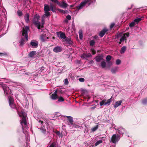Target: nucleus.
I'll use <instances>...</instances> for the list:
<instances>
[{
  "mask_svg": "<svg viewBox=\"0 0 147 147\" xmlns=\"http://www.w3.org/2000/svg\"><path fill=\"white\" fill-rule=\"evenodd\" d=\"M92 55L90 53H83L81 55V57L83 59H87V58L88 57H92Z\"/></svg>",
  "mask_w": 147,
  "mask_h": 147,
  "instance_id": "nucleus-12",
  "label": "nucleus"
},
{
  "mask_svg": "<svg viewBox=\"0 0 147 147\" xmlns=\"http://www.w3.org/2000/svg\"><path fill=\"white\" fill-rule=\"evenodd\" d=\"M142 8H147V6H145L144 7H142Z\"/></svg>",
  "mask_w": 147,
  "mask_h": 147,
  "instance_id": "nucleus-58",
  "label": "nucleus"
},
{
  "mask_svg": "<svg viewBox=\"0 0 147 147\" xmlns=\"http://www.w3.org/2000/svg\"><path fill=\"white\" fill-rule=\"evenodd\" d=\"M142 19V18H137L134 20V21L135 22L138 23Z\"/></svg>",
  "mask_w": 147,
  "mask_h": 147,
  "instance_id": "nucleus-36",
  "label": "nucleus"
},
{
  "mask_svg": "<svg viewBox=\"0 0 147 147\" xmlns=\"http://www.w3.org/2000/svg\"><path fill=\"white\" fill-rule=\"evenodd\" d=\"M25 74L26 75H28L29 74L28 73H25Z\"/></svg>",
  "mask_w": 147,
  "mask_h": 147,
  "instance_id": "nucleus-59",
  "label": "nucleus"
},
{
  "mask_svg": "<svg viewBox=\"0 0 147 147\" xmlns=\"http://www.w3.org/2000/svg\"><path fill=\"white\" fill-rule=\"evenodd\" d=\"M71 17L69 15H67L66 17V18L68 20H70L71 19Z\"/></svg>",
  "mask_w": 147,
  "mask_h": 147,
  "instance_id": "nucleus-51",
  "label": "nucleus"
},
{
  "mask_svg": "<svg viewBox=\"0 0 147 147\" xmlns=\"http://www.w3.org/2000/svg\"><path fill=\"white\" fill-rule=\"evenodd\" d=\"M44 11H50V7L48 5L45 4L44 5Z\"/></svg>",
  "mask_w": 147,
  "mask_h": 147,
  "instance_id": "nucleus-26",
  "label": "nucleus"
},
{
  "mask_svg": "<svg viewBox=\"0 0 147 147\" xmlns=\"http://www.w3.org/2000/svg\"><path fill=\"white\" fill-rule=\"evenodd\" d=\"M24 133L25 134L26 139V144L27 145H28V140L29 138V136L26 131L25 133Z\"/></svg>",
  "mask_w": 147,
  "mask_h": 147,
  "instance_id": "nucleus-23",
  "label": "nucleus"
},
{
  "mask_svg": "<svg viewBox=\"0 0 147 147\" xmlns=\"http://www.w3.org/2000/svg\"><path fill=\"white\" fill-rule=\"evenodd\" d=\"M115 25V24L114 23H112L110 26V28L111 29Z\"/></svg>",
  "mask_w": 147,
  "mask_h": 147,
  "instance_id": "nucleus-50",
  "label": "nucleus"
},
{
  "mask_svg": "<svg viewBox=\"0 0 147 147\" xmlns=\"http://www.w3.org/2000/svg\"><path fill=\"white\" fill-rule=\"evenodd\" d=\"M108 31V29L106 28H104L102 30H101L100 32L99 36L101 37H103L105 33Z\"/></svg>",
  "mask_w": 147,
  "mask_h": 147,
  "instance_id": "nucleus-15",
  "label": "nucleus"
},
{
  "mask_svg": "<svg viewBox=\"0 0 147 147\" xmlns=\"http://www.w3.org/2000/svg\"><path fill=\"white\" fill-rule=\"evenodd\" d=\"M45 38H46L45 34L41 35L40 36V39L42 42H44L45 41Z\"/></svg>",
  "mask_w": 147,
  "mask_h": 147,
  "instance_id": "nucleus-24",
  "label": "nucleus"
},
{
  "mask_svg": "<svg viewBox=\"0 0 147 147\" xmlns=\"http://www.w3.org/2000/svg\"><path fill=\"white\" fill-rule=\"evenodd\" d=\"M39 123H40L42 125H43V122L41 120H39L38 121Z\"/></svg>",
  "mask_w": 147,
  "mask_h": 147,
  "instance_id": "nucleus-54",
  "label": "nucleus"
},
{
  "mask_svg": "<svg viewBox=\"0 0 147 147\" xmlns=\"http://www.w3.org/2000/svg\"><path fill=\"white\" fill-rule=\"evenodd\" d=\"M117 130L118 131V133L119 134V136L123 135L126 132V131L125 129L122 127H118Z\"/></svg>",
  "mask_w": 147,
  "mask_h": 147,
  "instance_id": "nucleus-11",
  "label": "nucleus"
},
{
  "mask_svg": "<svg viewBox=\"0 0 147 147\" xmlns=\"http://www.w3.org/2000/svg\"><path fill=\"white\" fill-rule=\"evenodd\" d=\"M10 82V81L9 80H7V81H6L5 82L6 83H9Z\"/></svg>",
  "mask_w": 147,
  "mask_h": 147,
  "instance_id": "nucleus-56",
  "label": "nucleus"
},
{
  "mask_svg": "<svg viewBox=\"0 0 147 147\" xmlns=\"http://www.w3.org/2000/svg\"><path fill=\"white\" fill-rule=\"evenodd\" d=\"M52 2H54V3H57L58 5H60V3L57 0H51Z\"/></svg>",
  "mask_w": 147,
  "mask_h": 147,
  "instance_id": "nucleus-45",
  "label": "nucleus"
},
{
  "mask_svg": "<svg viewBox=\"0 0 147 147\" xmlns=\"http://www.w3.org/2000/svg\"><path fill=\"white\" fill-rule=\"evenodd\" d=\"M64 117H66L68 118V120L69 122L68 125L70 129H72L74 128H78L80 127L78 125L74 123L73 118L72 117L64 116Z\"/></svg>",
  "mask_w": 147,
  "mask_h": 147,
  "instance_id": "nucleus-3",
  "label": "nucleus"
},
{
  "mask_svg": "<svg viewBox=\"0 0 147 147\" xmlns=\"http://www.w3.org/2000/svg\"><path fill=\"white\" fill-rule=\"evenodd\" d=\"M122 102V101L121 100L116 102L115 103V104L114 105V107L115 108H117L118 106L121 105Z\"/></svg>",
  "mask_w": 147,
  "mask_h": 147,
  "instance_id": "nucleus-20",
  "label": "nucleus"
},
{
  "mask_svg": "<svg viewBox=\"0 0 147 147\" xmlns=\"http://www.w3.org/2000/svg\"><path fill=\"white\" fill-rule=\"evenodd\" d=\"M54 5L51 3L50 5V10H51L53 12L54 11V10L53 9Z\"/></svg>",
  "mask_w": 147,
  "mask_h": 147,
  "instance_id": "nucleus-39",
  "label": "nucleus"
},
{
  "mask_svg": "<svg viewBox=\"0 0 147 147\" xmlns=\"http://www.w3.org/2000/svg\"><path fill=\"white\" fill-rule=\"evenodd\" d=\"M65 41L66 43L70 45H72L73 44V42L71 38L70 37H67L65 39Z\"/></svg>",
  "mask_w": 147,
  "mask_h": 147,
  "instance_id": "nucleus-14",
  "label": "nucleus"
},
{
  "mask_svg": "<svg viewBox=\"0 0 147 147\" xmlns=\"http://www.w3.org/2000/svg\"><path fill=\"white\" fill-rule=\"evenodd\" d=\"M52 2H54V3H57L58 5H60V3L57 0H51Z\"/></svg>",
  "mask_w": 147,
  "mask_h": 147,
  "instance_id": "nucleus-44",
  "label": "nucleus"
},
{
  "mask_svg": "<svg viewBox=\"0 0 147 147\" xmlns=\"http://www.w3.org/2000/svg\"><path fill=\"white\" fill-rule=\"evenodd\" d=\"M6 55V53H0V56H3Z\"/></svg>",
  "mask_w": 147,
  "mask_h": 147,
  "instance_id": "nucleus-53",
  "label": "nucleus"
},
{
  "mask_svg": "<svg viewBox=\"0 0 147 147\" xmlns=\"http://www.w3.org/2000/svg\"><path fill=\"white\" fill-rule=\"evenodd\" d=\"M93 63V60H91L89 61V63L90 64H91Z\"/></svg>",
  "mask_w": 147,
  "mask_h": 147,
  "instance_id": "nucleus-55",
  "label": "nucleus"
},
{
  "mask_svg": "<svg viewBox=\"0 0 147 147\" xmlns=\"http://www.w3.org/2000/svg\"><path fill=\"white\" fill-rule=\"evenodd\" d=\"M79 38L80 40H82L83 38L82 31L81 30H79Z\"/></svg>",
  "mask_w": 147,
  "mask_h": 147,
  "instance_id": "nucleus-28",
  "label": "nucleus"
},
{
  "mask_svg": "<svg viewBox=\"0 0 147 147\" xmlns=\"http://www.w3.org/2000/svg\"><path fill=\"white\" fill-rule=\"evenodd\" d=\"M131 9V8H128V9Z\"/></svg>",
  "mask_w": 147,
  "mask_h": 147,
  "instance_id": "nucleus-62",
  "label": "nucleus"
},
{
  "mask_svg": "<svg viewBox=\"0 0 147 147\" xmlns=\"http://www.w3.org/2000/svg\"><path fill=\"white\" fill-rule=\"evenodd\" d=\"M102 142V140H99L98 141H97L95 144V146H97L98 145L100 144H101Z\"/></svg>",
  "mask_w": 147,
  "mask_h": 147,
  "instance_id": "nucleus-32",
  "label": "nucleus"
},
{
  "mask_svg": "<svg viewBox=\"0 0 147 147\" xmlns=\"http://www.w3.org/2000/svg\"><path fill=\"white\" fill-rule=\"evenodd\" d=\"M29 15L27 13L24 16V18L26 23H28L29 21Z\"/></svg>",
  "mask_w": 147,
  "mask_h": 147,
  "instance_id": "nucleus-21",
  "label": "nucleus"
},
{
  "mask_svg": "<svg viewBox=\"0 0 147 147\" xmlns=\"http://www.w3.org/2000/svg\"><path fill=\"white\" fill-rule=\"evenodd\" d=\"M69 82L68 80L67 79H65L64 80V84L65 85H67L68 84Z\"/></svg>",
  "mask_w": 147,
  "mask_h": 147,
  "instance_id": "nucleus-49",
  "label": "nucleus"
},
{
  "mask_svg": "<svg viewBox=\"0 0 147 147\" xmlns=\"http://www.w3.org/2000/svg\"><path fill=\"white\" fill-rule=\"evenodd\" d=\"M25 40H24V38H22L20 40V46H22L24 44V42Z\"/></svg>",
  "mask_w": 147,
  "mask_h": 147,
  "instance_id": "nucleus-29",
  "label": "nucleus"
},
{
  "mask_svg": "<svg viewBox=\"0 0 147 147\" xmlns=\"http://www.w3.org/2000/svg\"><path fill=\"white\" fill-rule=\"evenodd\" d=\"M140 8H139V9H140Z\"/></svg>",
  "mask_w": 147,
  "mask_h": 147,
  "instance_id": "nucleus-64",
  "label": "nucleus"
},
{
  "mask_svg": "<svg viewBox=\"0 0 147 147\" xmlns=\"http://www.w3.org/2000/svg\"><path fill=\"white\" fill-rule=\"evenodd\" d=\"M106 66V63L105 61H103L101 63V66L103 68L105 67Z\"/></svg>",
  "mask_w": 147,
  "mask_h": 147,
  "instance_id": "nucleus-31",
  "label": "nucleus"
},
{
  "mask_svg": "<svg viewBox=\"0 0 147 147\" xmlns=\"http://www.w3.org/2000/svg\"><path fill=\"white\" fill-rule=\"evenodd\" d=\"M72 26H74V24H72Z\"/></svg>",
  "mask_w": 147,
  "mask_h": 147,
  "instance_id": "nucleus-63",
  "label": "nucleus"
},
{
  "mask_svg": "<svg viewBox=\"0 0 147 147\" xmlns=\"http://www.w3.org/2000/svg\"><path fill=\"white\" fill-rule=\"evenodd\" d=\"M57 34L58 37L60 38L61 39H65L66 38L65 34L61 32H57Z\"/></svg>",
  "mask_w": 147,
  "mask_h": 147,
  "instance_id": "nucleus-13",
  "label": "nucleus"
},
{
  "mask_svg": "<svg viewBox=\"0 0 147 147\" xmlns=\"http://www.w3.org/2000/svg\"><path fill=\"white\" fill-rule=\"evenodd\" d=\"M107 63H108V65L110 66H111V65H112V62L111 61H108Z\"/></svg>",
  "mask_w": 147,
  "mask_h": 147,
  "instance_id": "nucleus-52",
  "label": "nucleus"
},
{
  "mask_svg": "<svg viewBox=\"0 0 147 147\" xmlns=\"http://www.w3.org/2000/svg\"><path fill=\"white\" fill-rule=\"evenodd\" d=\"M119 67L117 66L115 67L112 68L111 70V73L113 74H115L118 71Z\"/></svg>",
  "mask_w": 147,
  "mask_h": 147,
  "instance_id": "nucleus-19",
  "label": "nucleus"
},
{
  "mask_svg": "<svg viewBox=\"0 0 147 147\" xmlns=\"http://www.w3.org/2000/svg\"><path fill=\"white\" fill-rule=\"evenodd\" d=\"M19 116L22 117V120L20 123L22 126V130L24 131V129H26L27 127V123L26 122V114L25 112L22 111L21 112H18ZM24 133V132H23Z\"/></svg>",
  "mask_w": 147,
  "mask_h": 147,
  "instance_id": "nucleus-2",
  "label": "nucleus"
},
{
  "mask_svg": "<svg viewBox=\"0 0 147 147\" xmlns=\"http://www.w3.org/2000/svg\"><path fill=\"white\" fill-rule=\"evenodd\" d=\"M92 2L91 0H84L77 7V10L78 11L82 9L86 4L89 5Z\"/></svg>",
  "mask_w": 147,
  "mask_h": 147,
  "instance_id": "nucleus-4",
  "label": "nucleus"
},
{
  "mask_svg": "<svg viewBox=\"0 0 147 147\" xmlns=\"http://www.w3.org/2000/svg\"><path fill=\"white\" fill-rule=\"evenodd\" d=\"M112 58V56L110 55H107L106 57V59L107 62L110 61Z\"/></svg>",
  "mask_w": 147,
  "mask_h": 147,
  "instance_id": "nucleus-35",
  "label": "nucleus"
},
{
  "mask_svg": "<svg viewBox=\"0 0 147 147\" xmlns=\"http://www.w3.org/2000/svg\"><path fill=\"white\" fill-rule=\"evenodd\" d=\"M121 63V60L119 59H117L116 60V63L117 65H119Z\"/></svg>",
  "mask_w": 147,
  "mask_h": 147,
  "instance_id": "nucleus-42",
  "label": "nucleus"
},
{
  "mask_svg": "<svg viewBox=\"0 0 147 147\" xmlns=\"http://www.w3.org/2000/svg\"><path fill=\"white\" fill-rule=\"evenodd\" d=\"M62 50V48L59 46H57L54 47L53 49V51L55 53H58L61 51Z\"/></svg>",
  "mask_w": 147,
  "mask_h": 147,
  "instance_id": "nucleus-16",
  "label": "nucleus"
},
{
  "mask_svg": "<svg viewBox=\"0 0 147 147\" xmlns=\"http://www.w3.org/2000/svg\"><path fill=\"white\" fill-rule=\"evenodd\" d=\"M135 25V22L134 21L132 22L129 24V26L130 27H133Z\"/></svg>",
  "mask_w": 147,
  "mask_h": 147,
  "instance_id": "nucleus-41",
  "label": "nucleus"
},
{
  "mask_svg": "<svg viewBox=\"0 0 147 147\" xmlns=\"http://www.w3.org/2000/svg\"><path fill=\"white\" fill-rule=\"evenodd\" d=\"M97 36H94V38H95H95H97Z\"/></svg>",
  "mask_w": 147,
  "mask_h": 147,
  "instance_id": "nucleus-60",
  "label": "nucleus"
},
{
  "mask_svg": "<svg viewBox=\"0 0 147 147\" xmlns=\"http://www.w3.org/2000/svg\"><path fill=\"white\" fill-rule=\"evenodd\" d=\"M106 99H103L100 102V105L102 106L103 105H109L110 103L112 102V97L108 100L106 102Z\"/></svg>",
  "mask_w": 147,
  "mask_h": 147,
  "instance_id": "nucleus-9",
  "label": "nucleus"
},
{
  "mask_svg": "<svg viewBox=\"0 0 147 147\" xmlns=\"http://www.w3.org/2000/svg\"><path fill=\"white\" fill-rule=\"evenodd\" d=\"M45 15L47 16H50V13L49 11H45Z\"/></svg>",
  "mask_w": 147,
  "mask_h": 147,
  "instance_id": "nucleus-46",
  "label": "nucleus"
},
{
  "mask_svg": "<svg viewBox=\"0 0 147 147\" xmlns=\"http://www.w3.org/2000/svg\"><path fill=\"white\" fill-rule=\"evenodd\" d=\"M38 42L34 40H32L30 43V45L34 48H37L38 46Z\"/></svg>",
  "mask_w": 147,
  "mask_h": 147,
  "instance_id": "nucleus-10",
  "label": "nucleus"
},
{
  "mask_svg": "<svg viewBox=\"0 0 147 147\" xmlns=\"http://www.w3.org/2000/svg\"><path fill=\"white\" fill-rule=\"evenodd\" d=\"M40 17L36 15H35L33 19V24L37 27L38 29H39L40 28V23L39 22Z\"/></svg>",
  "mask_w": 147,
  "mask_h": 147,
  "instance_id": "nucleus-5",
  "label": "nucleus"
},
{
  "mask_svg": "<svg viewBox=\"0 0 147 147\" xmlns=\"http://www.w3.org/2000/svg\"><path fill=\"white\" fill-rule=\"evenodd\" d=\"M60 6L61 7L63 8H66L67 6V4L64 2H63L62 3H60V5H58Z\"/></svg>",
  "mask_w": 147,
  "mask_h": 147,
  "instance_id": "nucleus-27",
  "label": "nucleus"
},
{
  "mask_svg": "<svg viewBox=\"0 0 147 147\" xmlns=\"http://www.w3.org/2000/svg\"><path fill=\"white\" fill-rule=\"evenodd\" d=\"M95 42L94 40H91L90 42V45L91 46H93L95 44Z\"/></svg>",
  "mask_w": 147,
  "mask_h": 147,
  "instance_id": "nucleus-38",
  "label": "nucleus"
},
{
  "mask_svg": "<svg viewBox=\"0 0 147 147\" xmlns=\"http://www.w3.org/2000/svg\"><path fill=\"white\" fill-rule=\"evenodd\" d=\"M57 90H56L54 93L51 96V98L53 100H56L58 98L57 95Z\"/></svg>",
  "mask_w": 147,
  "mask_h": 147,
  "instance_id": "nucleus-17",
  "label": "nucleus"
},
{
  "mask_svg": "<svg viewBox=\"0 0 147 147\" xmlns=\"http://www.w3.org/2000/svg\"><path fill=\"white\" fill-rule=\"evenodd\" d=\"M25 29H24L22 32V36L24 37L26 41L28 40V31L29 30V28L28 26H26L25 27Z\"/></svg>",
  "mask_w": 147,
  "mask_h": 147,
  "instance_id": "nucleus-7",
  "label": "nucleus"
},
{
  "mask_svg": "<svg viewBox=\"0 0 147 147\" xmlns=\"http://www.w3.org/2000/svg\"><path fill=\"white\" fill-rule=\"evenodd\" d=\"M112 126L114 128V129H115V130H117V128L118 127H117L116 126H115V125L114 124H112Z\"/></svg>",
  "mask_w": 147,
  "mask_h": 147,
  "instance_id": "nucleus-48",
  "label": "nucleus"
},
{
  "mask_svg": "<svg viewBox=\"0 0 147 147\" xmlns=\"http://www.w3.org/2000/svg\"><path fill=\"white\" fill-rule=\"evenodd\" d=\"M49 39V38L48 37H46V38H45V39Z\"/></svg>",
  "mask_w": 147,
  "mask_h": 147,
  "instance_id": "nucleus-61",
  "label": "nucleus"
},
{
  "mask_svg": "<svg viewBox=\"0 0 147 147\" xmlns=\"http://www.w3.org/2000/svg\"><path fill=\"white\" fill-rule=\"evenodd\" d=\"M120 138L119 135L116 134H114L111 137V141L113 143H116L118 141Z\"/></svg>",
  "mask_w": 147,
  "mask_h": 147,
  "instance_id": "nucleus-8",
  "label": "nucleus"
},
{
  "mask_svg": "<svg viewBox=\"0 0 147 147\" xmlns=\"http://www.w3.org/2000/svg\"><path fill=\"white\" fill-rule=\"evenodd\" d=\"M98 126L97 125L96 126L93 127L91 129V130L92 131L94 132L96 131L98 128Z\"/></svg>",
  "mask_w": 147,
  "mask_h": 147,
  "instance_id": "nucleus-34",
  "label": "nucleus"
},
{
  "mask_svg": "<svg viewBox=\"0 0 147 147\" xmlns=\"http://www.w3.org/2000/svg\"><path fill=\"white\" fill-rule=\"evenodd\" d=\"M64 100V99L62 97H60L58 98V101L59 102H63Z\"/></svg>",
  "mask_w": 147,
  "mask_h": 147,
  "instance_id": "nucleus-43",
  "label": "nucleus"
},
{
  "mask_svg": "<svg viewBox=\"0 0 147 147\" xmlns=\"http://www.w3.org/2000/svg\"><path fill=\"white\" fill-rule=\"evenodd\" d=\"M2 88L4 90L5 94V95H7L9 94L8 96V101L10 107L12 109H15L16 108V105L14 103V100L12 96H11V90L7 86L4 84L2 85Z\"/></svg>",
  "mask_w": 147,
  "mask_h": 147,
  "instance_id": "nucleus-1",
  "label": "nucleus"
},
{
  "mask_svg": "<svg viewBox=\"0 0 147 147\" xmlns=\"http://www.w3.org/2000/svg\"><path fill=\"white\" fill-rule=\"evenodd\" d=\"M92 54L93 55L95 54V53H96V51H93L92 52Z\"/></svg>",
  "mask_w": 147,
  "mask_h": 147,
  "instance_id": "nucleus-57",
  "label": "nucleus"
},
{
  "mask_svg": "<svg viewBox=\"0 0 147 147\" xmlns=\"http://www.w3.org/2000/svg\"><path fill=\"white\" fill-rule=\"evenodd\" d=\"M56 147V143L55 142H53L50 145V146H49V147Z\"/></svg>",
  "mask_w": 147,
  "mask_h": 147,
  "instance_id": "nucleus-40",
  "label": "nucleus"
},
{
  "mask_svg": "<svg viewBox=\"0 0 147 147\" xmlns=\"http://www.w3.org/2000/svg\"><path fill=\"white\" fill-rule=\"evenodd\" d=\"M126 49V47L125 46L123 47L121 49L120 51V53L121 54H123L124 53Z\"/></svg>",
  "mask_w": 147,
  "mask_h": 147,
  "instance_id": "nucleus-25",
  "label": "nucleus"
},
{
  "mask_svg": "<svg viewBox=\"0 0 147 147\" xmlns=\"http://www.w3.org/2000/svg\"><path fill=\"white\" fill-rule=\"evenodd\" d=\"M40 130L42 133L44 134H45L46 133V130L45 129V128L44 127L41 126L40 128Z\"/></svg>",
  "mask_w": 147,
  "mask_h": 147,
  "instance_id": "nucleus-33",
  "label": "nucleus"
},
{
  "mask_svg": "<svg viewBox=\"0 0 147 147\" xmlns=\"http://www.w3.org/2000/svg\"><path fill=\"white\" fill-rule=\"evenodd\" d=\"M36 54V52L35 51H32L30 52L28 54V56L31 58H34V55Z\"/></svg>",
  "mask_w": 147,
  "mask_h": 147,
  "instance_id": "nucleus-18",
  "label": "nucleus"
},
{
  "mask_svg": "<svg viewBox=\"0 0 147 147\" xmlns=\"http://www.w3.org/2000/svg\"><path fill=\"white\" fill-rule=\"evenodd\" d=\"M103 57L102 55L97 56L96 57V60L97 62H99L103 59Z\"/></svg>",
  "mask_w": 147,
  "mask_h": 147,
  "instance_id": "nucleus-22",
  "label": "nucleus"
},
{
  "mask_svg": "<svg viewBox=\"0 0 147 147\" xmlns=\"http://www.w3.org/2000/svg\"><path fill=\"white\" fill-rule=\"evenodd\" d=\"M79 80L80 82H83L84 81L85 79L83 78H81L79 79Z\"/></svg>",
  "mask_w": 147,
  "mask_h": 147,
  "instance_id": "nucleus-47",
  "label": "nucleus"
},
{
  "mask_svg": "<svg viewBox=\"0 0 147 147\" xmlns=\"http://www.w3.org/2000/svg\"><path fill=\"white\" fill-rule=\"evenodd\" d=\"M129 33L128 32L123 34L121 33L118 34L117 35V38L121 36V38L120 39V42H119V44H120L121 42H122L125 40L126 38L129 36Z\"/></svg>",
  "mask_w": 147,
  "mask_h": 147,
  "instance_id": "nucleus-6",
  "label": "nucleus"
},
{
  "mask_svg": "<svg viewBox=\"0 0 147 147\" xmlns=\"http://www.w3.org/2000/svg\"><path fill=\"white\" fill-rule=\"evenodd\" d=\"M17 13L18 15L19 16H21L23 15V13L22 11L19 10L17 11Z\"/></svg>",
  "mask_w": 147,
  "mask_h": 147,
  "instance_id": "nucleus-37",
  "label": "nucleus"
},
{
  "mask_svg": "<svg viewBox=\"0 0 147 147\" xmlns=\"http://www.w3.org/2000/svg\"><path fill=\"white\" fill-rule=\"evenodd\" d=\"M142 103L144 105H146L147 104V97L142 100Z\"/></svg>",
  "mask_w": 147,
  "mask_h": 147,
  "instance_id": "nucleus-30",
  "label": "nucleus"
}]
</instances>
